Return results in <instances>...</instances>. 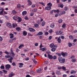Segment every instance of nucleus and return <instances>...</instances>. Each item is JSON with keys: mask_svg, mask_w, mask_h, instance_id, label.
<instances>
[{"mask_svg": "<svg viewBox=\"0 0 77 77\" xmlns=\"http://www.w3.org/2000/svg\"><path fill=\"white\" fill-rule=\"evenodd\" d=\"M3 41V38L2 37L0 36V41Z\"/></svg>", "mask_w": 77, "mask_h": 77, "instance_id": "57", "label": "nucleus"}, {"mask_svg": "<svg viewBox=\"0 0 77 77\" xmlns=\"http://www.w3.org/2000/svg\"><path fill=\"white\" fill-rule=\"evenodd\" d=\"M3 72L4 73H7L8 72V71L5 70H3Z\"/></svg>", "mask_w": 77, "mask_h": 77, "instance_id": "43", "label": "nucleus"}, {"mask_svg": "<svg viewBox=\"0 0 77 77\" xmlns=\"http://www.w3.org/2000/svg\"><path fill=\"white\" fill-rule=\"evenodd\" d=\"M18 22H20L21 21H22V19H21V17H18Z\"/></svg>", "mask_w": 77, "mask_h": 77, "instance_id": "21", "label": "nucleus"}, {"mask_svg": "<svg viewBox=\"0 0 77 77\" xmlns=\"http://www.w3.org/2000/svg\"><path fill=\"white\" fill-rule=\"evenodd\" d=\"M27 32L25 31H23V36H26V35H27Z\"/></svg>", "mask_w": 77, "mask_h": 77, "instance_id": "16", "label": "nucleus"}, {"mask_svg": "<svg viewBox=\"0 0 77 77\" xmlns=\"http://www.w3.org/2000/svg\"><path fill=\"white\" fill-rule=\"evenodd\" d=\"M12 26L13 28H15L17 27V24L14 23L13 24Z\"/></svg>", "mask_w": 77, "mask_h": 77, "instance_id": "13", "label": "nucleus"}, {"mask_svg": "<svg viewBox=\"0 0 77 77\" xmlns=\"http://www.w3.org/2000/svg\"><path fill=\"white\" fill-rule=\"evenodd\" d=\"M62 21H63V20L62 19H60L58 20V23H62Z\"/></svg>", "mask_w": 77, "mask_h": 77, "instance_id": "37", "label": "nucleus"}, {"mask_svg": "<svg viewBox=\"0 0 77 77\" xmlns=\"http://www.w3.org/2000/svg\"><path fill=\"white\" fill-rule=\"evenodd\" d=\"M48 57L50 59H53V56L49 54H48Z\"/></svg>", "mask_w": 77, "mask_h": 77, "instance_id": "9", "label": "nucleus"}, {"mask_svg": "<svg viewBox=\"0 0 77 77\" xmlns=\"http://www.w3.org/2000/svg\"><path fill=\"white\" fill-rule=\"evenodd\" d=\"M62 32L61 31H57L56 32V35H61V34H62Z\"/></svg>", "mask_w": 77, "mask_h": 77, "instance_id": "8", "label": "nucleus"}, {"mask_svg": "<svg viewBox=\"0 0 77 77\" xmlns=\"http://www.w3.org/2000/svg\"><path fill=\"white\" fill-rule=\"evenodd\" d=\"M57 48H52V49H51V51H56V49Z\"/></svg>", "mask_w": 77, "mask_h": 77, "instance_id": "25", "label": "nucleus"}, {"mask_svg": "<svg viewBox=\"0 0 77 77\" xmlns=\"http://www.w3.org/2000/svg\"><path fill=\"white\" fill-rule=\"evenodd\" d=\"M60 8H63V4H61L60 5Z\"/></svg>", "mask_w": 77, "mask_h": 77, "instance_id": "51", "label": "nucleus"}, {"mask_svg": "<svg viewBox=\"0 0 77 77\" xmlns=\"http://www.w3.org/2000/svg\"><path fill=\"white\" fill-rule=\"evenodd\" d=\"M77 72V71H75L74 70H72L70 71V74H74Z\"/></svg>", "mask_w": 77, "mask_h": 77, "instance_id": "22", "label": "nucleus"}, {"mask_svg": "<svg viewBox=\"0 0 77 77\" xmlns=\"http://www.w3.org/2000/svg\"><path fill=\"white\" fill-rule=\"evenodd\" d=\"M14 74H11L9 75V77H12V76H14Z\"/></svg>", "mask_w": 77, "mask_h": 77, "instance_id": "42", "label": "nucleus"}, {"mask_svg": "<svg viewBox=\"0 0 77 77\" xmlns=\"http://www.w3.org/2000/svg\"><path fill=\"white\" fill-rule=\"evenodd\" d=\"M48 6L45 8L46 10H50L52 6V4L51 2H50L47 4Z\"/></svg>", "mask_w": 77, "mask_h": 77, "instance_id": "1", "label": "nucleus"}, {"mask_svg": "<svg viewBox=\"0 0 77 77\" xmlns=\"http://www.w3.org/2000/svg\"><path fill=\"white\" fill-rule=\"evenodd\" d=\"M9 42H13V40L12 39H11L9 41Z\"/></svg>", "mask_w": 77, "mask_h": 77, "instance_id": "55", "label": "nucleus"}, {"mask_svg": "<svg viewBox=\"0 0 77 77\" xmlns=\"http://www.w3.org/2000/svg\"><path fill=\"white\" fill-rule=\"evenodd\" d=\"M61 55H62L63 57H65V56H66L68 55V53H63V52H62L58 54V56H59L60 57L61 56Z\"/></svg>", "mask_w": 77, "mask_h": 77, "instance_id": "4", "label": "nucleus"}, {"mask_svg": "<svg viewBox=\"0 0 77 77\" xmlns=\"http://www.w3.org/2000/svg\"><path fill=\"white\" fill-rule=\"evenodd\" d=\"M5 57H6V58H9L8 59V60L9 61V62L10 63H12V60L14 59V58L12 57H11V56L10 55H5Z\"/></svg>", "mask_w": 77, "mask_h": 77, "instance_id": "2", "label": "nucleus"}, {"mask_svg": "<svg viewBox=\"0 0 77 77\" xmlns=\"http://www.w3.org/2000/svg\"><path fill=\"white\" fill-rule=\"evenodd\" d=\"M12 65L13 66H16V64L15 63L13 62L12 63Z\"/></svg>", "mask_w": 77, "mask_h": 77, "instance_id": "44", "label": "nucleus"}, {"mask_svg": "<svg viewBox=\"0 0 77 77\" xmlns=\"http://www.w3.org/2000/svg\"><path fill=\"white\" fill-rule=\"evenodd\" d=\"M19 65H20L19 66V68H22V67H23V65H24V64L22 63H19Z\"/></svg>", "mask_w": 77, "mask_h": 77, "instance_id": "15", "label": "nucleus"}, {"mask_svg": "<svg viewBox=\"0 0 77 77\" xmlns=\"http://www.w3.org/2000/svg\"><path fill=\"white\" fill-rule=\"evenodd\" d=\"M57 69H62V67H60V66H58L57 67Z\"/></svg>", "mask_w": 77, "mask_h": 77, "instance_id": "50", "label": "nucleus"}, {"mask_svg": "<svg viewBox=\"0 0 77 77\" xmlns=\"http://www.w3.org/2000/svg\"><path fill=\"white\" fill-rule=\"evenodd\" d=\"M39 39H42L43 38V36L41 35L39 37Z\"/></svg>", "mask_w": 77, "mask_h": 77, "instance_id": "59", "label": "nucleus"}, {"mask_svg": "<svg viewBox=\"0 0 77 77\" xmlns=\"http://www.w3.org/2000/svg\"><path fill=\"white\" fill-rule=\"evenodd\" d=\"M65 23H64L63 25L62 26V27L63 28H65Z\"/></svg>", "mask_w": 77, "mask_h": 77, "instance_id": "46", "label": "nucleus"}, {"mask_svg": "<svg viewBox=\"0 0 77 77\" xmlns=\"http://www.w3.org/2000/svg\"><path fill=\"white\" fill-rule=\"evenodd\" d=\"M9 35L11 36L10 37V38H14V35L13 34L11 33Z\"/></svg>", "mask_w": 77, "mask_h": 77, "instance_id": "20", "label": "nucleus"}, {"mask_svg": "<svg viewBox=\"0 0 77 77\" xmlns=\"http://www.w3.org/2000/svg\"><path fill=\"white\" fill-rule=\"evenodd\" d=\"M32 12H36L37 11V9H35L34 10H33L32 11Z\"/></svg>", "mask_w": 77, "mask_h": 77, "instance_id": "53", "label": "nucleus"}, {"mask_svg": "<svg viewBox=\"0 0 77 77\" xmlns=\"http://www.w3.org/2000/svg\"><path fill=\"white\" fill-rule=\"evenodd\" d=\"M27 14V11H24L22 12V14L23 16H24Z\"/></svg>", "mask_w": 77, "mask_h": 77, "instance_id": "14", "label": "nucleus"}, {"mask_svg": "<svg viewBox=\"0 0 77 77\" xmlns=\"http://www.w3.org/2000/svg\"><path fill=\"white\" fill-rule=\"evenodd\" d=\"M45 22L44 21H43L42 22V26H44V25H45Z\"/></svg>", "mask_w": 77, "mask_h": 77, "instance_id": "33", "label": "nucleus"}, {"mask_svg": "<svg viewBox=\"0 0 77 77\" xmlns=\"http://www.w3.org/2000/svg\"><path fill=\"white\" fill-rule=\"evenodd\" d=\"M3 11H4V9L2 8V11L0 12V15H2V14H3Z\"/></svg>", "mask_w": 77, "mask_h": 77, "instance_id": "26", "label": "nucleus"}, {"mask_svg": "<svg viewBox=\"0 0 77 77\" xmlns=\"http://www.w3.org/2000/svg\"><path fill=\"white\" fill-rule=\"evenodd\" d=\"M56 73L58 75H60V73L59 71H57L56 72Z\"/></svg>", "mask_w": 77, "mask_h": 77, "instance_id": "29", "label": "nucleus"}, {"mask_svg": "<svg viewBox=\"0 0 77 77\" xmlns=\"http://www.w3.org/2000/svg\"><path fill=\"white\" fill-rule=\"evenodd\" d=\"M11 53L12 56H15V54L14 53V52H13V50H12V48H11Z\"/></svg>", "mask_w": 77, "mask_h": 77, "instance_id": "11", "label": "nucleus"}, {"mask_svg": "<svg viewBox=\"0 0 77 77\" xmlns=\"http://www.w3.org/2000/svg\"><path fill=\"white\" fill-rule=\"evenodd\" d=\"M21 6L20 5L18 4L17 5V8H21Z\"/></svg>", "mask_w": 77, "mask_h": 77, "instance_id": "32", "label": "nucleus"}, {"mask_svg": "<svg viewBox=\"0 0 77 77\" xmlns=\"http://www.w3.org/2000/svg\"><path fill=\"white\" fill-rule=\"evenodd\" d=\"M5 68L7 70H9V68H11V65L9 64H7L5 66Z\"/></svg>", "mask_w": 77, "mask_h": 77, "instance_id": "6", "label": "nucleus"}, {"mask_svg": "<svg viewBox=\"0 0 77 77\" xmlns=\"http://www.w3.org/2000/svg\"><path fill=\"white\" fill-rule=\"evenodd\" d=\"M13 18L14 20H17L18 18V16H14L13 17Z\"/></svg>", "mask_w": 77, "mask_h": 77, "instance_id": "18", "label": "nucleus"}, {"mask_svg": "<svg viewBox=\"0 0 77 77\" xmlns=\"http://www.w3.org/2000/svg\"><path fill=\"white\" fill-rule=\"evenodd\" d=\"M35 45L36 47H37V46H38V43H35Z\"/></svg>", "mask_w": 77, "mask_h": 77, "instance_id": "58", "label": "nucleus"}, {"mask_svg": "<svg viewBox=\"0 0 77 77\" xmlns=\"http://www.w3.org/2000/svg\"><path fill=\"white\" fill-rule=\"evenodd\" d=\"M61 68H62V69H63L64 70V71H66V68H65V67L64 66H62Z\"/></svg>", "mask_w": 77, "mask_h": 77, "instance_id": "28", "label": "nucleus"}, {"mask_svg": "<svg viewBox=\"0 0 77 77\" xmlns=\"http://www.w3.org/2000/svg\"><path fill=\"white\" fill-rule=\"evenodd\" d=\"M1 69H5V66H1L0 67Z\"/></svg>", "mask_w": 77, "mask_h": 77, "instance_id": "47", "label": "nucleus"}, {"mask_svg": "<svg viewBox=\"0 0 77 77\" xmlns=\"http://www.w3.org/2000/svg\"><path fill=\"white\" fill-rule=\"evenodd\" d=\"M75 57V56L74 55L70 57V59H73V58H74Z\"/></svg>", "mask_w": 77, "mask_h": 77, "instance_id": "54", "label": "nucleus"}, {"mask_svg": "<svg viewBox=\"0 0 77 77\" xmlns=\"http://www.w3.org/2000/svg\"><path fill=\"white\" fill-rule=\"evenodd\" d=\"M69 39H73V38H74V37H73V36L72 35H70L69 36Z\"/></svg>", "mask_w": 77, "mask_h": 77, "instance_id": "31", "label": "nucleus"}, {"mask_svg": "<svg viewBox=\"0 0 77 77\" xmlns=\"http://www.w3.org/2000/svg\"><path fill=\"white\" fill-rule=\"evenodd\" d=\"M54 12V13H55V10H53L51 11V14H53V13Z\"/></svg>", "mask_w": 77, "mask_h": 77, "instance_id": "48", "label": "nucleus"}, {"mask_svg": "<svg viewBox=\"0 0 77 77\" xmlns=\"http://www.w3.org/2000/svg\"><path fill=\"white\" fill-rule=\"evenodd\" d=\"M43 35V32H39V33H38L37 34V35Z\"/></svg>", "mask_w": 77, "mask_h": 77, "instance_id": "23", "label": "nucleus"}, {"mask_svg": "<svg viewBox=\"0 0 77 77\" xmlns=\"http://www.w3.org/2000/svg\"><path fill=\"white\" fill-rule=\"evenodd\" d=\"M24 19H25V20H29V18L26 17H24Z\"/></svg>", "mask_w": 77, "mask_h": 77, "instance_id": "56", "label": "nucleus"}, {"mask_svg": "<svg viewBox=\"0 0 77 77\" xmlns=\"http://www.w3.org/2000/svg\"><path fill=\"white\" fill-rule=\"evenodd\" d=\"M23 46H24V45H22V44H21V45H20V46H19V48H20V49L21 48V47H23Z\"/></svg>", "mask_w": 77, "mask_h": 77, "instance_id": "36", "label": "nucleus"}, {"mask_svg": "<svg viewBox=\"0 0 77 77\" xmlns=\"http://www.w3.org/2000/svg\"><path fill=\"white\" fill-rule=\"evenodd\" d=\"M68 8L67 7H66L65 8V11H68Z\"/></svg>", "mask_w": 77, "mask_h": 77, "instance_id": "49", "label": "nucleus"}, {"mask_svg": "<svg viewBox=\"0 0 77 77\" xmlns=\"http://www.w3.org/2000/svg\"><path fill=\"white\" fill-rule=\"evenodd\" d=\"M50 27L51 28H54V23H52L50 25Z\"/></svg>", "mask_w": 77, "mask_h": 77, "instance_id": "17", "label": "nucleus"}, {"mask_svg": "<svg viewBox=\"0 0 77 77\" xmlns=\"http://www.w3.org/2000/svg\"><path fill=\"white\" fill-rule=\"evenodd\" d=\"M29 31H30V32H35V30L34 29L31 28H29Z\"/></svg>", "mask_w": 77, "mask_h": 77, "instance_id": "10", "label": "nucleus"}, {"mask_svg": "<svg viewBox=\"0 0 77 77\" xmlns=\"http://www.w3.org/2000/svg\"><path fill=\"white\" fill-rule=\"evenodd\" d=\"M28 6H31V5H32V2L30 0H28Z\"/></svg>", "mask_w": 77, "mask_h": 77, "instance_id": "12", "label": "nucleus"}, {"mask_svg": "<svg viewBox=\"0 0 77 77\" xmlns=\"http://www.w3.org/2000/svg\"><path fill=\"white\" fill-rule=\"evenodd\" d=\"M72 62H74L75 61H76V60L75 58H74L72 60Z\"/></svg>", "mask_w": 77, "mask_h": 77, "instance_id": "45", "label": "nucleus"}, {"mask_svg": "<svg viewBox=\"0 0 77 77\" xmlns=\"http://www.w3.org/2000/svg\"><path fill=\"white\" fill-rule=\"evenodd\" d=\"M50 47L52 48H57V46L54 45V44L52 43L50 45Z\"/></svg>", "mask_w": 77, "mask_h": 77, "instance_id": "5", "label": "nucleus"}, {"mask_svg": "<svg viewBox=\"0 0 77 77\" xmlns=\"http://www.w3.org/2000/svg\"><path fill=\"white\" fill-rule=\"evenodd\" d=\"M53 59L54 60H55V59H57V57L54 55L53 57Z\"/></svg>", "mask_w": 77, "mask_h": 77, "instance_id": "34", "label": "nucleus"}, {"mask_svg": "<svg viewBox=\"0 0 77 77\" xmlns=\"http://www.w3.org/2000/svg\"><path fill=\"white\" fill-rule=\"evenodd\" d=\"M34 26L35 27H38V26H39V25H38V24L35 23L34 24Z\"/></svg>", "mask_w": 77, "mask_h": 77, "instance_id": "35", "label": "nucleus"}, {"mask_svg": "<svg viewBox=\"0 0 77 77\" xmlns=\"http://www.w3.org/2000/svg\"><path fill=\"white\" fill-rule=\"evenodd\" d=\"M57 40L58 41V43H59V44L61 43V39H60V38H59L57 39Z\"/></svg>", "mask_w": 77, "mask_h": 77, "instance_id": "24", "label": "nucleus"}, {"mask_svg": "<svg viewBox=\"0 0 77 77\" xmlns=\"http://www.w3.org/2000/svg\"><path fill=\"white\" fill-rule=\"evenodd\" d=\"M49 33H52L53 32V30L51 29L49 31Z\"/></svg>", "mask_w": 77, "mask_h": 77, "instance_id": "52", "label": "nucleus"}, {"mask_svg": "<svg viewBox=\"0 0 77 77\" xmlns=\"http://www.w3.org/2000/svg\"><path fill=\"white\" fill-rule=\"evenodd\" d=\"M4 53H6V54H7V55H9V53H8V52L5 51Z\"/></svg>", "mask_w": 77, "mask_h": 77, "instance_id": "61", "label": "nucleus"}, {"mask_svg": "<svg viewBox=\"0 0 77 77\" xmlns=\"http://www.w3.org/2000/svg\"><path fill=\"white\" fill-rule=\"evenodd\" d=\"M12 12L13 13V14H17V11L15 10H13L12 11Z\"/></svg>", "mask_w": 77, "mask_h": 77, "instance_id": "38", "label": "nucleus"}, {"mask_svg": "<svg viewBox=\"0 0 77 77\" xmlns=\"http://www.w3.org/2000/svg\"><path fill=\"white\" fill-rule=\"evenodd\" d=\"M37 71L38 72V73L41 72V68L38 69V70H37Z\"/></svg>", "mask_w": 77, "mask_h": 77, "instance_id": "39", "label": "nucleus"}, {"mask_svg": "<svg viewBox=\"0 0 77 77\" xmlns=\"http://www.w3.org/2000/svg\"><path fill=\"white\" fill-rule=\"evenodd\" d=\"M45 34V35H48V32H46Z\"/></svg>", "mask_w": 77, "mask_h": 77, "instance_id": "62", "label": "nucleus"}, {"mask_svg": "<svg viewBox=\"0 0 77 77\" xmlns=\"http://www.w3.org/2000/svg\"><path fill=\"white\" fill-rule=\"evenodd\" d=\"M51 38H52V36H50L49 37V40H50V39H51Z\"/></svg>", "mask_w": 77, "mask_h": 77, "instance_id": "60", "label": "nucleus"}, {"mask_svg": "<svg viewBox=\"0 0 77 77\" xmlns=\"http://www.w3.org/2000/svg\"><path fill=\"white\" fill-rule=\"evenodd\" d=\"M6 26L7 27H9V28H11L12 27V25L9 22L7 23Z\"/></svg>", "mask_w": 77, "mask_h": 77, "instance_id": "7", "label": "nucleus"}, {"mask_svg": "<svg viewBox=\"0 0 77 77\" xmlns=\"http://www.w3.org/2000/svg\"><path fill=\"white\" fill-rule=\"evenodd\" d=\"M16 30H17L18 32H20V30H21V28L19 27H17L16 28Z\"/></svg>", "mask_w": 77, "mask_h": 77, "instance_id": "19", "label": "nucleus"}, {"mask_svg": "<svg viewBox=\"0 0 77 77\" xmlns=\"http://www.w3.org/2000/svg\"><path fill=\"white\" fill-rule=\"evenodd\" d=\"M63 15V13L62 12V11H61L60 12V13L59 14V16H60V15Z\"/></svg>", "mask_w": 77, "mask_h": 77, "instance_id": "40", "label": "nucleus"}, {"mask_svg": "<svg viewBox=\"0 0 77 77\" xmlns=\"http://www.w3.org/2000/svg\"><path fill=\"white\" fill-rule=\"evenodd\" d=\"M26 77H32V76L30 77L29 75H26Z\"/></svg>", "mask_w": 77, "mask_h": 77, "instance_id": "63", "label": "nucleus"}, {"mask_svg": "<svg viewBox=\"0 0 77 77\" xmlns=\"http://www.w3.org/2000/svg\"><path fill=\"white\" fill-rule=\"evenodd\" d=\"M68 45L69 47H71V46H72V44L70 42H69L68 43Z\"/></svg>", "mask_w": 77, "mask_h": 77, "instance_id": "27", "label": "nucleus"}, {"mask_svg": "<svg viewBox=\"0 0 77 77\" xmlns=\"http://www.w3.org/2000/svg\"><path fill=\"white\" fill-rule=\"evenodd\" d=\"M67 75H65V74H64V75H63V77H67Z\"/></svg>", "mask_w": 77, "mask_h": 77, "instance_id": "64", "label": "nucleus"}, {"mask_svg": "<svg viewBox=\"0 0 77 77\" xmlns=\"http://www.w3.org/2000/svg\"><path fill=\"white\" fill-rule=\"evenodd\" d=\"M56 12L59 13V10L57 9V10H55V13H56Z\"/></svg>", "mask_w": 77, "mask_h": 77, "instance_id": "41", "label": "nucleus"}, {"mask_svg": "<svg viewBox=\"0 0 77 77\" xmlns=\"http://www.w3.org/2000/svg\"><path fill=\"white\" fill-rule=\"evenodd\" d=\"M58 60L61 63H64L65 61V59L63 58L62 57H60L58 58Z\"/></svg>", "mask_w": 77, "mask_h": 77, "instance_id": "3", "label": "nucleus"}, {"mask_svg": "<svg viewBox=\"0 0 77 77\" xmlns=\"http://www.w3.org/2000/svg\"><path fill=\"white\" fill-rule=\"evenodd\" d=\"M39 4H41V5H43V6H45V4L43 2H39Z\"/></svg>", "mask_w": 77, "mask_h": 77, "instance_id": "30", "label": "nucleus"}]
</instances>
